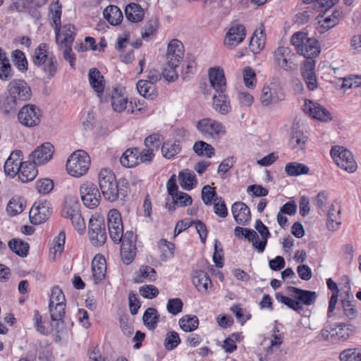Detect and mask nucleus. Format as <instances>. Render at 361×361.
<instances>
[{
	"label": "nucleus",
	"instance_id": "nucleus-6",
	"mask_svg": "<svg viewBox=\"0 0 361 361\" xmlns=\"http://www.w3.org/2000/svg\"><path fill=\"white\" fill-rule=\"evenodd\" d=\"M196 128L205 139H217L226 134V128L222 123L210 118L200 119Z\"/></svg>",
	"mask_w": 361,
	"mask_h": 361
},
{
	"label": "nucleus",
	"instance_id": "nucleus-5",
	"mask_svg": "<svg viewBox=\"0 0 361 361\" xmlns=\"http://www.w3.org/2000/svg\"><path fill=\"white\" fill-rule=\"evenodd\" d=\"M90 165V158L83 150L74 152L66 161V169L72 176L80 177L85 174Z\"/></svg>",
	"mask_w": 361,
	"mask_h": 361
},
{
	"label": "nucleus",
	"instance_id": "nucleus-11",
	"mask_svg": "<svg viewBox=\"0 0 361 361\" xmlns=\"http://www.w3.org/2000/svg\"><path fill=\"white\" fill-rule=\"evenodd\" d=\"M107 222L110 238L114 243H120L123 235V226L120 212L116 209H111L108 213Z\"/></svg>",
	"mask_w": 361,
	"mask_h": 361
},
{
	"label": "nucleus",
	"instance_id": "nucleus-22",
	"mask_svg": "<svg viewBox=\"0 0 361 361\" xmlns=\"http://www.w3.org/2000/svg\"><path fill=\"white\" fill-rule=\"evenodd\" d=\"M303 111L308 113L312 118L322 121L326 122L331 120V114L326 109L311 100L305 101Z\"/></svg>",
	"mask_w": 361,
	"mask_h": 361
},
{
	"label": "nucleus",
	"instance_id": "nucleus-20",
	"mask_svg": "<svg viewBox=\"0 0 361 361\" xmlns=\"http://www.w3.org/2000/svg\"><path fill=\"white\" fill-rule=\"evenodd\" d=\"M51 326L58 334L61 333L64 328L63 317L66 314V304H54L49 306Z\"/></svg>",
	"mask_w": 361,
	"mask_h": 361
},
{
	"label": "nucleus",
	"instance_id": "nucleus-50",
	"mask_svg": "<svg viewBox=\"0 0 361 361\" xmlns=\"http://www.w3.org/2000/svg\"><path fill=\"white\" fill-rule=\"evenodd\" d=\"M11 59L14 66L22 73L27 71L28 63L25 54L20 49L11 52Z\"/></svg>",
	"mask_w": 361,
	"mask_h": 361
},
{
	"label": "nucleus",
	"instance_id": "nucleus-63",
	"mask_svg": "<svg viewBox=\"0 0 361 361\" xmlns=\"http://www.w3.org/2000/svg\"><path fill=\"white\" fill-rule=\"evenodd\" d=\"M183 306V303L180 298H171L168 300L166 309L169 313L176 315L182 311Z\"/></svg>",
	"mask_w": 361,
	"mask_h": 361
},
{
	"label": "nucleus",
	"instance_id": "nucleus-48",
	"mask_svg": "<svg viewBox=\"0 0 361 361\" xmlns=\"http://www.w3.org/2000/svg\"><path fill=\"white\" fill-rule=\"evenodd\" d=\"M8 245L14 253L21 257H25L28 254L30 248L29 244L21 240L16 238L11 239L9 240Z\"/></svg>",
	"mask_w": 361,
	"mask_h": 361
},
{
	"label": "nucleus",
	"instance_id": "nucleus-51",
	"mask_svg": "<svg viewBox=\"0 0 361 361\" xmlns=\"http://www.w3.org/2000/svg\"><path fill=\"white\" fill-rule=\"evenodd\" d=\"M193 150L198 156H206L209 158H211L214 154L215 152L214 148L210 144L202 140L195 142Z\"/></svg>",
	"mask_w": 361,
	"mask_h": 361
},
{
	"label": "nucleus",
	"instance_id": "nucleus-59",
	"mask_svg": "<svg viewBox=\"0 0 361 361\" xmlns=\"http://www.w3.org/2000/svg\"><path fill=\"white\" fill-rule=\"evenodd\" d=\"M158 20L157 18H151L145 24L142 32V37L147 40L148 38L154 35L158 28Z\"/></svg>",
	"mask_w": 361,
	"mask_h": 361
},
{
	"label": "nucleus",
	"instance_id": "nucleus-15",
	"mask_svg": "<svg viewBox=\"0 0 361 361\" xmlns=\"http://www.w3.org/2000/svg\"><path fill=\"white\" fill-rule=\"evenodd\" d=\"M8 94L18 100L21 104L31 98L32 92L30 86L24 80H13L8 85Z\"/></svg>",
	"mask_w": 361,
	"mask_h": 361
},
{
	"label": "nucleus",
	"instance_id": "nucleus-41",
	"mask_svg": "<svg viewBox=\"0 0 361 361\" xmlns=\"http://www.w3.org/2000/svg\"><path fill=\"white\" fill-rule=\"evenodd\" d=\"M103 15L104 18L112 25H119L123 20V13L120 8L114 5L107 6Z\"/></svg>",
	"mask_w": 361,
	"mask_h": 361
},
{
	"label": "nucleus",
	"instance_id": "nucleus-64",
	"mask_svg": "<svg viewBox=\"0 0 361 361\" xmlns=\"http://www.w3.org/2000/svg\"><path fill=\"white\" fill-rule=\"evenodd\" d=\"M243 80L248 88H253L256 85V75L250 67H246L243 71Z\"/></svg>",
	"mask_w": 361,
	"mask_h": 361
},
{
	"label": "nucleus",
	"instance_id": "nucleus-32",
	"mask_svg": "<svg viewBox=\"0 0 361 361\" xmlns=\"http://www.w3.org/2000/svg\"><path fill=\"white\" fill-rule=\"evenodd\" d=\"M137 90L143 97L153 100L157 96V91L155 85L152 81L140 80L137 83Z\"/></svg>",
	"mask_w": 361,
	"mask_h": 361
},
{
	"label": "nucleus",
	"instance_id": "nucleus-2",
	"mask_svg": "<svg viewBox=\"0 0 361 361\" xmlns=\"http://www.w3.org/2000/svg\"><path fill=\"white\" fill-rule=\"evenodd\" d=\"M32 63L40 68L45 75V78H53L59 69V63L55 55L50 52L46 43H41L35 49L32 55Z\"/></svg>",
	"mask_w": 361,
	"mask_h": 361
},
{
	"label": "nucleus",
	"instance_id": "nucleus-37",
	"mask_svg": "<svg viewBox=\"0 0 361 361\" xmlns=\"http://www.w3.org/2000/svg\"><path fill=\"white\" fill-rule=\"evenodd\" d=\"M178 178L181 188L185 190H191L197 183L195 174L189 169L180 171Z\"/></svg>",
	"mask_w": 361,
	"mask_h": 361
},
{
	"label": "nucleus",
	"instance_id": "nucleus-9",
	"mask_svg": "<svg viewBox=\"0 0 361 361\" xmlns=\"http://www.w3.org/2000/svg\"><path fill=\"white\" fill-rule=\"evenodd\" d=\"M354 329L350 324H340L330 330L323 329L321 334L326 341L337 343L347 340L354 334Z\"/></svg>",
	"mask_w": 361,
	"mask_h": 361
},
{
	"label": "nucleus",
	"instance_id": "nucleus-7",
	"mask_svg": "<svg viewBox=\"0 0 361 361\" xmlns=\"http://www.w3.org/2000/svg\"><path fill=\"white\" fill-rule=\"evenodd\" d=\"M331 156L338 167L349 173H353L356 170L357 164L352 153L343 147H333L331 149Z\"/></svg>",
	"mask_w": 361,
	"mask_h": 361
},
{
	"label": "nucleus",
	"instance_id": "nucleus-25",
	"mask_svg": "<svg viewBox=\"0 0 361 361\" xmlns=\"http://www.w3.org/2000/svg\"><path fill=\"white\" fill-rule=\"evenodd\" d=\"M231 212L238 224L247 225L251 219L250 208L243 202H235L231 206Z\"/></svg>",
	"mask_w": 361,
	"mask_h": 361
},
{
	"label": "nucleus",
	"instance_id": "nucleus-42",
	"mask_svg": "<svg viewBox=\"0 0 361 361\" xmlns=\"http://www.w3.org/2000/svg\"><path fill=\"white\" fill-rule=\"evenodd\" d=\"M142 320L144 324L149 330H154L159 321L158 311L154 307H148L144 312Z\"/></svg>",
	"mask_w": 361,
	"mask_h": 361
},
{
	"label": "nucleus",
	"instance_id": "nucleus-16",
	"mask_svg": "<svg viewBox=\"0 0 361 361\" xmlns=\"http://www.w3.org/2000/svg\"><path fill=\"white\" fill-rule=\"evenodd\" d=\"M284 99L285 94L281 88L275 84L264 85L262 90L260 102L264 106L278 103L280 101L284 100Z\"/></svg>",
	"mask_w": 361,
	"mask_h": 361
},
{
	"label": "nucleus",
	"instance_id": "nucleus-21",
	"mask_svg": "<svg viewBox=\"0 0 361 361\" xmlns=\"http://www.w3.org/2000/svg\"><path fill=\"white\" fill-rule=\"evenodd\" d=\"M62 216L64 218L70 219L73 226L80 233H82L85 230V224L82 215L80 212L78 207H74L66 204L64 206L62 211Z\"/></svg>",
	"mask_w": 361,
	"mask_h": 361
},
{
	"label": "nucleus",
	"instance_id": "nucleus-58",
	"mask_svg": "<svg viewBox=\"0 0 361 361\" xmlns=\"http://www.w3.org/2000/svg\"><path fill=\"white\" fill-rule=\"evenodd\" d=\"M180 338L177 332L171 331L166 334L164 339V347L168 350L175 349L180 343Z\"/></svg>",
	"mask_w": 361,
	"mask_h": 361
},
{
	"label": "nucleus",
	"instance_id": "nucleus-12",
	"mask_svg": "<svg viewBox=\"0 0 361 361\" xmlns=\"http://www.w3.org/2000/svg\"><path fill=\"white\" fill-rule=\"evenodd\" d=\"M41 116L40 109L34 104L24 105L18 114L19 122L28 128L39 125L41 121Z\"/></svg>",
	"mask_w": 361,
	"mask_h": 361
},
{
	"label": "nucleus",
	"instance_id": "nucleus-49",
	"mask_svg": "<svg viewBox=\"0 0 361 361\" xmlns=\"http://www.w3.org/2000/svg\"><path fill=\"white\" fill-rule=\"evenodd\" d=\"M180 327L185 332H191L197 329L199 319L195 315H184L179 319Z\"/></svg>",
	"mask_w": 361,
	"mask_h": 361
},
{
	"label": "nucleus",
	"instance_id": "nucleus-18",
	"mask_svg": "<svg viewBox=\"0 0 361 361\" xmlns=\"http://www.w3.org/2000/svg\"><path fill=\"white\" fill-rule=\"evenodd\" d=\"M184 54V47L183 43L178 39H173L167 47L166 59L167 66H178L183 60Z\"/></svg>",
	"mask_w": 361,
	"mask_h": 361
},
{
	"label": "nucleus",
	"instance_id": "nucleus-57",
	"mask_svg": "<svg viewBox=\"0 0 361 361\" xmlns=\"http://www.w3.org/2000/svg\"><path fill=\"white\" fill-rule=\"evenodd\" d=\"M33 0H12V4L8 6V11H16L18 12H30V8Z\"/></svg>",
	"mask_w": 361,
	"mask_h": 361
},
{
	"label": "nucleus",
	"instance_id": "nucleus-14",
	"mask_svg": "<svg viewBox=\"0 0 361 361\" xmlns=\"http://www.w3.org/2000/svg\"><path fill=\"white\" fill-rule=\"evenodd\" d=\"M50 205L47 200L35 202L29 213L30 222L37 225L46 221L51 214Z\"/></svg>",
	"mask_w": 361,
	"mask_h": 361
},
{
	"label": "nucleus",
	"instance_id": "nucleus-45",
	"mask_svg": "<svg viewBox=\"0 0 361 361\" xmlns=\"http://www.w3.org/2000/svg\"><path fill=\"white\" fill-rule=\"evenodd\" d=\"M181 150L179 140H168L164 142L161 147L163 156L166 159H171Z\"/></svg>",
	"mask_w": 361,
	"mask_h": 361
},
{
	"label": "nucleus",
	"instance_id": "nucleus-8",
	"mask_svg": "<svg viewBox=\"0 0 361 361\" xmlns=\"http://www.w3.org/2000/svg\"><path fill=\"white\" fill-rule=\"evenodd\" d=\"M88 228L91 243L97 247L103 245L107 238L104 219L92 217L89 221Z\"/></svg>",
	"mask_w": 361,
	"mask_h": 361
},
{
	"label": "nucleus",
	"instance_id": "nucleus-10",
	"mask_svg": "<svg viewBox=\"0 0 361 361\" xmlns=\"http://www.w3.org/2000/svg\"><path fill=\"white\" fill-rule=\"evenodd\" d=\"M80 194L83 204L90 209L97 207L100 202L101 195L97 185L91 182H86L80 187Z\"/></svg>",
	"mask_w": 361,
	"mask_h": 361
},
{
	"label": "nucleus",
	"instance_id": "nucleus-17",
	"mask_svg": "<svg viewBox=\"0 0 361 361\" xmlns=\"http://www.w3.org/2000/svg\"><path fill=\"white\" fill-rule=\"evenodd\" d=\"M246 30L243 25L234 23L231 25L226 33L224 44L229 47H235L245 39Z\"/></svg>",
	"mask_w": 361,
	"mask_h": 361
},
{
	"label": "nucleus",
	"instance_id": "nucleus-44",
	"mask_svg": "<svg viewBox=\"0 0 361 361\" xmlns=\"http://www.w3.org/2000/svg\"><path fill=\"white\" fill-rule=\"evenodd\" d=\"M341 11L335 10L330 16L326 17L322 22H319L321 23L319 27V32L320 33H324L336 26L338 23L339 18L341 17Z\"/></svg>",
	"mask_w": 361,
	"mask_h": 361
},
{
	"label": "nucleus",
	"instance_id": "nucleus-31",
	"mask_svg": "<svg viewBox=\"0 0 361 361\" xmlns=\"http://www.w3.org/2000/svg\"><path fill=\"white\" fill-rule=\"evenodd\" d=\"M111 106L116 112H121L127 108L128 99L124 96L121 87H114L111 94Z\"/></svg>",
	"mask_w": 361,
	"mask_h": 361
},
{
	"label": "nucleus",
	"instance_id": "nucleus-61",
	"mask_svg": "<svg viewBox=\"0 0 361 361\" xmlns=\"http://www.w3.org/2000/svg\"><path fill=\"white\" fill-rule=\"evenodd\" d=\"M65 295L61 288L54 286L51 290V294L49 299V306H54V304H66Z\"/></svg>",
	"mask_w": 361,
	"mask_h": 361
},
{
	"label": "nucleus",
	"instance_id": "nucleus-28",
	"mask_svg": "<svg viewBox=\"0 0 361 361\" xmlns=\"http://www.w3.org/2000/svg\"><path fill=\"white\" fill-rule=\"evenodd\" d=\"M76 29L73 25L66 24L61 26L59 31V40L56 43L60 44L61 47L72 46L75 35Z\"/></svg>",
	"mask_w": 361,
	"mask_h": 361
},
{
	"label": "nucleus",
	"instance_id": "nucleus-26",
	"mask_svg": "<svg viewBox=\"0 0 361 361\" xmlns=\"http://www.w3.org/2000/svg\"><path fill=\"white\" fill-rule=\"evenodd\" d=\"M290 292L295 293V298L301 304L305 305H313L317 298V294L314 291L303 290L294 286H289Z\"/></svg>",
	"mask_w": 361,
	"mask_h": 361
},
{
	"label": "nucleus",
	"instance_id": "nucleus-34",
	"mask_svg": "<svg viewBox=\"0 0 361 361\" xmlns=\"http://www.w3.org/2000/svg\"><path fill=\"white\" fill-rule=\"evenodd\" d=\"M62 6L61 4L56 1L49 6V12L51 14V20L55 25V34H56V42L59 40V31L61 29V18L62 13Z\"/></svg>",
	"mask_w": 361,
	"mask_h": 361
},
{
	"label": "nucleus",
	"instance_id": "nucleus-29",
	"mask_svg": "<svg viewBox=\"0 0 361 361\" xmlns=\"http://www.w3.org/2000/svg\"><path fill=\"white\" fill-rule=\"evenodd\" d=\"M307 140V137L302 131L295 130L289 140V146L290 149L298 153V155L303 154L305 153Z\"/></svg>",
	"mask_w": 361,
	"mask_h": 361
},
{
	"label": "nucleus",
	"instance_id": "nucleus-60",
	"mask_svg": "<svg viewBox=\"0 0 361 361\" xmlns=\"http://www.w3.org/2000/svg\"><path fill=\"white\" fill-rule=\"evenodd\" d=\"M341 361H361V352L355 348L343 350L339 355Z\"/></svg>",
	"mask_w": 361,
	"mask_h": 361
},
{
	"label": "nucleus",
	"instance_id": "nucleus-3",
	"mask_svg": "<svg viewBox=\"0 0 361 361\" xmlns=\"http://www.w3.org/2000/svg\"><path fill=\"white\" fill-rule=\"evenodd\" d=\"M255 228L260 234L262 237L261 240L259 239L257 233L251 228L236 226L234 229V233L238 238L243 235L250 242H252L253 247L257 250V252L259 253H262L265 250L268 238L270 237L271 234L267 226H266L259 219L256 221Z\"/></svg>",
	"mask_w": 361,
	"mask_h": 361
},
{
	"label": "nucleus",
	"instance_id": "nucleus-33",
	"mask_svg": "<svg viewBox=\"0 0 361 361\" xmlns=\"http://www.w3.org/2000/svg\"><path fill=\"white\" fill-rule=\"evenodd\" d=\"M192 283L198 291L207 292L208 286L212 284L208 274L202 270L194 271L192 274Z\"/></svg>",
	"mask_w": 361,
	"mask_h": 361
},
{
	"label": "nucleus",
	"instance_id": "nucleus-4",
	"mask_svg": "<svg viewBox=\"0 0 361 361\" xmlns=\"http://www.w3.org/2000/svg\"><path fill=\"white\" fill-rule=\"evenodd\" d=\"M290 42L298 54L302 55L306 60L314 59L321 52L319 41L314 37H309L306 32H295L292 36Z\"/></svg>",
	"mask_w": 361,
	"mask_h": 361
},
{
	"label": "nucleus",
	"instance_id": "nucleus-39",
	"mask_svg": "<svg viewBox=\"0 0 361 361\" xmlns=\"http://www.w3.org/2000/svg\"><path fill=\"white\" fill-rule=\"evenodd\" d=\"M20 105L18 100L10 94L0 96V109L4 114L8 115L15 112Z\"/></svg>",
	"mask_w": 361,
	"mask_h": 361
},
{
	"label": "nucleus",
	"instance_id": "nucleus-13",
	"mask_svg": "<svg viewBox=\"0 0 361 361\" xmlns=\"http://www.w3.org/2000/svg\"><path fill=\"white\" fill-rule=\"evenodd\" d=\"M295 57V54L286 47H279L274 51L276 63L285 71H291L296 68L294 63Z\"/></svg>",
	"mask_w": 361,
	"mask_h": 361
},
{
	"label": "nucleus",
	"instance_id": "nucleus-56",
	"mask_svg": "<svg viewBox=\"0 0 361 361\" xmlns=\"http://www.w3.org/2000/svg\"><path fill=\"white\" fill-rule=\"evenodd\" d=\"M276 299L286 305L289 308L296 311L298 313H300L301 311L303 310V306L298 301V300L292 299L289 297L283 295L281 293H276Z\"/></svg>",
	"mask_w": 361,
	"mask_h": 361
},
{
	"label": "nucleus",
	"instance_id": "nucleus-27",
	"mask_svg": "<svg viewBox=\"0 0 361 361\" xmlns=\"http://www.w3.org/2000/svg\"><path fill=\"white\" fill-rule=\"evenodd\" d=\"M37 164L32 161V162H23L20 166L18 172V178L23 183H27L35 178L38 173L37 169Z\"/></svg>",
	"mask_w": 361,
	"mask_h": 361
},
{
	"label": "nucleus",
	"instance_id": "nucleus-36",
	"mask_svg": "<svg viewBox=\"0 0 361 361\" xmlns=\"http://www.w3.org/2000/svg\"><path fill=\"white\" fill-rule=\"evenodd\" d=\"M127 19L132 23H138L142 20L145 16L144 9L136 3H130L125 9Z\"/></svg>",
	"mask_w": 361,
	"mask_h": 361
},
{
	"label": "nucleus",
	"instance_id": "nucleus-46",
	"mask_svg": "<svg viewBox=\"0 0 361 361\" xmlns=\"http://www.w3.org/2000/svg\"><path fill=\"white\" fill-rule=\"evenodd\" d=\"M265 44V35L263 30L259 32L255 31L250 41L249 49L253 54H258L263 48Z\"/></svg>",
	"mask_w": 361,
	"mask_h": 361
},
{
	"label": "nucleus",
	"instance_id": "nucleus-40",
	"mask_svg": "<svg viewBox=\"0 0 361 361\" xmlns=\"http://www.w3.org/2000/svg\"><path fill=\"white\" fill-rule=\"evenodd\" d=\"M138 148H130L126 149L120 158V162L122 166L128 168H132L139 164L138 161Z\"/></svg>",
	"mask_w": 361,
	"mask_h": 361
},
{
	"label": "nucleus",
	"instance_id": "nucleus-53",
	"mask_svg": "<svg viewBox=\"0 0 361 361\" xmlns=\"http://www.w3.org/2000/svg\"><path fill=\"white\" fill-rule=\"evenodd\" d=\"M25 209L23 200L18 197H13L8 202L6 211L11 216H16L21 213Z\"/></svg>",
	"mask_w": 361,
	"mask_h": 361
},
{
	"label": "nucleus",
	"instance_id": "nucleus-35",
	"mask_svg": "<svg viewBox=\"0 0 361 361\" xmlns=\"http://www.w3.org/2000/svg\"><path fill=\"white\" fill-rule=\"evenodd\" d=\"M92 269L95 283L101 282L106 276V267L104 258L99 257V259H97L95 257L92 262Z\"/></svg>",
	"mask_w": 361,
	"mask_h": 361
},
{
	"label": "nucleus",
	"instance_id": "nucleus-55",
	"mask_svg": "<svg viewBox=\"0 0 361 361\" xmlns=\"http://www.w3.org/2000/svg\"><path fill=\"white\" fill-rule=\"evenodd\" d=\"M341 209L335 210L334 204L331 205L328 212L327 227L330 231H336L341 224Z\"/></svg>",
	"mask_w": 361,
	"mask_h": 361
},
{
	"label": "nucleus",
	"instance_id": "nucleus-24",
	"mask_svg": "<svg viewBox=\"0 0 361 361\" xmlns=\"http://www.w3.org/2000/svg\"><path fill=\"white\" fill-rule=\"evenodd\" d=\"M211 86L216 92H225L226 81L224 71L220 67L210 68L208 72Z\"/></svg>",
	"mask_w": 361,
	"mask_h": 361
},
{
	"label": "nucleus",
	"instance_id": "nucleus-23",
	"mask_svg": "<svg viewBox=\"0 0 361 361\" xmlns=\"http://www.w3.org/2000/svg\"><path fill=\"white\" fill-rule=\"evenodd\" d=\"M54 152V146L50 142H45L31 153L30 159L37 164H44L51 159Z\"/></svg>",
	"mask_w": 361,
	"mask_h": 361
},
{
	"label": "nucleus",
	"instance_id": "nucleus-52",
	"mask_svg": "<svg viewBox=\"0 0 361 361\" xmlns=\"http://www.w3.org/2000/svg\"><path fill=\"white\" fill-rule=\"evenodd\" d=\"M157 279L155 269L149 266H142L140 268V275L135 279V283H142L145 279L154 281Z\"/></svg>",
	"mask_w": 361,
	"mask_h": 361
},
{
	"label": "nucleus",
	"instance_id": "nucleus-54",
	"mask_svg": "<svg viewBox=\"0 0 361 361\" xmlns=\"http://www.w3.org/2000/svg\"><path fill=\"white\" fill-rule=\"evenodd\" d=\"M219 197L217 196L215 188L209 185L203 186L202 189V200L206 205H211L213 202L214 203L219 200Z\"/></svg>",
	"mask_w": 361,
	"mask_h": 361
},
{
	"label": "nucleus",
	"instance_id": "nucleus-19",
	"mask_svg": "<svg viewBox=\"0 0 361 361\" xmlns=\"http://www.w3.org/2000/svg\"><path fill=\"white\" fill-rule=\"evenodd\" d=\"M314 59L305 60L301 68V75L307 88L310 91L316 90L318 87L317 78L315 73Z\"/></svg>",
	"mask_w": 361,
	"mask_h": 361
},
{
	"label": "nucleus",
	"instance_id": "nucleus-38",
	"mask_svg": "<svg viewBox=\"0 0 361 361\" xmlns=\"http://www.w3.org/2000/svg\"><path fill=\"white\" fill-rule=\"evenodd\" d=\"M217 93L213 97L214 108L221 114H227L231 111L230 101L224 92Z\"/></svg>",
	"mask_w": 361,
	"mask_h": 361
},
{
	"label": "nucleus",
	"instance_id": "nucleus-1",
	"mask_svg": "<svg viewBox=\"0 0 361 361\" xmlns=\"http://www.w3.org/2000/svg\"><path fill=\"white\" fill-rule=\"evenodd\" d=\"M98 182L100 190L104 197L109 202H114L118 198L124 200L128 195L126 180L122 181V186H118V182L116 179L114 172L108 169H102L98 177Z\"/></svg>",
	"mask_w": 361,
	"mask_h": 361
},
{
	"label": "nucleus",
	"instance_id": "nucleus-47",
	"mask_svg": "<svg viewBox=\"0 0 361 361\" xmlns=\"http://www.w3.org/2000/svg\"><path fill=\"white\" fill-rule=\"evenodd\" d=\"M309 171L310 169L307 165L295 161L290 162L285 166V172L289 176H298L307 174Z\"/></svg>",
	"mask_w": 361,
	"mask_h": 361
},
{
	"label": "nucleus",
	"instance_id": "nucleus-30",
	"mask_svg": "<svg viewBox=\"0 0 361 361\" xmlns=\"http://www.w3.org/2000/svg\"><path fill=\"white\" fill-rule=\"evenodd\" d=\"M88 79L90 85L94 92L99 96L102 94L104 90V79L100 71L96 68L90 69Z\"/></svg>",
	"mask_w": 361,
	"mask_h": 361
},
{
	"label": "nucleus",
	"instance_id": "nucleus-62",
	"mask_svg": "<svg viewBox=\"0 0 361 361\" xmlns=\"http://www.w3.org/2000/svg\"><path fill=\"white\" fill-rule=\"evenodd\" d=\"M54 188V183L49 178H44L38 180L36 182V189L40 194H48Z\"/></svg>",
	"mask_w": 361,
	"mask_h": 361
},
{
	"label": "nucleus",
	"instance_id": "nucleus-43",
	"mask_svg": "<svg viewBox=\"0 0 361 361\" xmlns=\"http://www.w3.org/2000/svg\"><path fill=\"white\" fill-rule=\"evenodd\" d=\"M13 77V70L5 52L0 47V79L8 80Z\"/></svg>",
	"mask_w": 361,
	"mask_h": 361
}]
</instances>
